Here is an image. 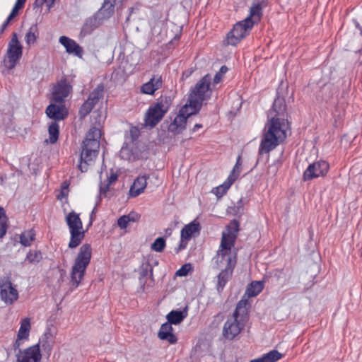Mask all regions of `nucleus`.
Listing matches in <instances>:
<instances>
[{
	"label": "nucleus",
	"mask_w": 362,
	"mask_h": 362,
	"mask_svg": "<svg viewBox=\"0 0 362 362\" xmlns=\"http://www.w3.org/2000/svg\"><path fill=\"white\" fill-rule=\"evenodd\" d=\"M170 231H171V229H168V230H166V232H167V233H169V234H170Z\"/></svg>",
	"instance_id": "nucleus-55"
},
{
	"label": "nucleus",
	"mask_w": 362,
	"mask_h": 362,
	"mask_svg": "<svg viewBox=\"0 0 362 362\" xmlns=\"http://www.w3.org/2000/svg\"><path fill=\"white\" fill-rule=\"evenodd\" d=\"M95 105L93 102L89 101L88 99L83 103L80 110H79V115L81 117H85L87 115H88L91 110L93 109Z\"/></svg>",
	"instance_id": "nucleus-38"
},
{
	"label": "nucleus",
	"mask_w": 362,
	"mask_h": 362,
	"mask_svg": "<svg viewBox=\"0 0 362 362\" xmlns=\"http://www.w3.org/2000/svg\"><path fill=\"white\" fill-rule=\"evenodd\" d=\"M250 362H264L262 357L251 360Z\"/></svg>",
	"instance_id": "nucleus-53"
},
{
	"label": "nucleus",
	"mask_w": 362,
	"mask_h": 362,
	"mask_svg": "<svg viewBox=\"0 0 362 362\" xmlns=\"http://www.w3.org/2000/svg\"><path fill=\"white\" fill-rule=\"evenodd\" d=\"M47 116L54 119V122L62 121L69 115V110L64 103L52 102L46 108Z\"/></svg>",
	"instance_id": "nucleus-16"
},
{
	"label": "nucleus",
	"mask_w": 362,
	"mask_h": 362,
	"mask_svg": "<svg viewBox=\"0 0 362 362\" xmlns=\"http://www.w3.org/2000/svg\"><path fill=\"white\" fill-rule=\"evenodd\" d=\"M115 0H105L103 4V8L107 10L113 12L114 6H115Z\"/></svg>",
	"instance_id": "nucleus-41"
},
{
	"label": "nucleus",
	"mask_w": 362,
	"mask_h": 362,
	"mask_svg": "<svg viewBox=\"0 0 362 362\" xmlns=\"http://www.w3.org/2000/svg\"><path fill=\"white\" fill-rule=\"evenodd\" d=\"M23 54V47L18 41L16 33H13L10 40L7 52L6 59L5 60L6 66L8 69H13Z\"/></svg>",
	"instance_id": "nucleus-10"
},
{
	"label": "nucleus",
	"mask_w": 362,
	"mask_h": 362,
	"mask_svg": "<svg viewBox=\"0 0 362 362\" xmlns=\"http://www.w3.org/2000/svg\"><path fill=\"white\" fill-rule=\"evenodd\" d=\"M48 0H35L34 5L35 7H42Z\"/></svg>",
	"instance_id": "nucleus-47"
},
{
	"label": "nucleus",
	"mask_w": 362,
	"mask_h": 362,
	"mask_svg": "<svg viewBox=\"0 0 362 362\" xmlns=\"http://www.w3.org/2000/svg\"><path fill=\"white\" fill-rule=\"evenodd\" d=\"M27 1V0H18V3H17V5H16V6H22V5H23V4H25V1Z\"/></svg>",
	"instance_id": "nucleus-52"
},
{
	"label": "nucleus",
	"mask_w": 362,
	"mask_h": 362,
	"mask_svg": "<svg viewBox=\"0 0 362 362\" xmlns=\"http://www.w3.org/2000/svg\"><path fill=\"white\" fill-rule=\"evenodd\" d=\"M197 112V110H195L194 108L191 107V106L187 103L180 110L179 113L169 125V131L175 134L180 133L185 128L187 119Z\"/></svg>",
	"instance_id": "nucleus-12"
},
{
	"label": "nucleus",
	"mask_w": 362,
	"mask_h": 362,
	"mask_svg": "<svg viewBox=\"0 0 362 362\" xmlns=\"http://www.w3.org/2000/svg\"><path fill=\"white\" fill-rule=\"evenodd\" d=\"M100 25L99 19L95 16L88 18L84 22L80 32V36L85 37L92 33V32Z\"/></svg>",
	"instance_id": "nucleus-25"
},
{
	"label": "nucleus",
	"mask_w": 362,
	"mask_h": 362,
	"mask_svg": "<svg viewBox=\"0 0 362 362\" xmlns=\"http://www.w3.org/2000/svg\"><path fill=\"white\" fill-rule=\"evenodd\" d=\"M250 308V303L245 297L238 301L233 315L224 323L223 335L226 339L232 340L244 329L249 320Z\"/></svg>",
	"instance_id": "nucleus-3"
},
{
	"label": "nucleus",
	"mask_w": 362,
	"mask_h": 362,
	"mask_svg": "<svg viewBox=\"0 0 362 362\" xmlns=\"http://www.w3.org/2000/svg\"><path fill=\"white\" fill-rule=\"evenodd\" d=\"M49 139H46L47 143L55 144L59 135V125L57 122H52L48 127Z\"/></svg>",
	"instance_id": "nucleus-28"
},
{
	"label": "nucleus",
	"mask_w": 362,
	"mask_h": 362,
	"mask_svg": "<svg viewBox=\"0 0 362 362\" xmlns=\"http://www.w3.org/2000/svg\"><path fill=\"white\" fill-rule=\"evenodd\" d=\"M268 0H253L250 8L248 16L245 19H249L253 25L258 23L262 16V10L267 6Z\"/></svg>",
	"instance_id": "nucleus-17"
},
{
	"label": "nucleus",
	"mask_w": 362,
	"mask_h": 362,
	"mask_svg": "<svg viewBox=\"0 0 362 362\" xmlns=\"http://www.w3.org/2000/svg\"><path fill=\"white\" fill-rule=\"evenodd\" d=\"M104 95V86L103 83H100L97 87L90 93L88 100L93 102L95 105L100 99L103 98Z\"/></svg>",
	"instance_id": "nucleus-31"
},
{
	"label": "nucleus",
	"mask_w": 362,
	"mask_h": 362,
	"mask_svg": "<svg viewBox=\"0 0 362 362\" xmlns=\"http://www.w3.org/2000/svg\"><path fill=\"white\" fill-rule=\"evenodd\" d=\"M59 42L64 47L68 54H73L78 58H82L83 54V47L75 40L66 36H61L59 39Z\"/></svg>",
	"instance_id": "nucleus-20"
},
{
	"label": "nucleus",
	"mask_w": 362,
	"mask_h": 362,
	"mask_svg": "<svg viewBox=\"0 0 362 362\" xmlns=\"http://www.w3.org/2000/svg\"><path fill=\"white\" fill-rule=\"evenodd\" d=\"M329 170V164L324 160H319L310 163L303 173V181H310L318 177H324Z\"/></svg>",
	"instance_id": "nucleus-11"
},
{
	"label": "nucleus",
	"mask_w": 362,
	"mask_h": 362,
	"mask_svg": "<svg viewBox=\"0 0 362 362\" xmlns=\"http://www.w3.org/2000/svg\"><path fill=\"white\" fill-rule=\"evenodd\" d=\"M148 178V175H139L134 180L129 189V194L131 197H136L144 192L146 187Z\"/></svg>",
	"instance_id": "nucleus-22"
},
{
	"label": "nucleus",
	"mask_w": 362,
	"mask_h": 362,
	"mask_svg": "<svg viewBox=\"0 0 362 362\" xmlns=\"http://www.w3.org/2000/svg\"><path fill=\"white\" fill-rule=\"evenodd\" d=\"M290 124L287 119L286 105L283 100H275L268 115L258 148V154H269L287 138Z\"/></svg>",
	"instance_id": "nucleus-1"
},
{
	"label": "nucleus",
	"mask_w": 362,
	"mask_h": 362,
	"mask_svg": "<svg viewBox=\"0 0 362 362\" xmlns=\"http://www.w3.org/2000/svg\"><path fill=\"white\" fill-rule=\"evenodd\" d=\"M282 357L283 355L277 350H272L262 356L264 362H276Z\"/></svg>",
	"instance_id": "nucleus-33"
},
{
	"label": "nucleus",
	"mask_w": 362,
	"mask_h": 362,
	"mask_svg": "<svg viewBox=\"0 0 362 362\" xmlns=\"http://www.w3.org/2000/svg\"><path fill=\"white\" fill-rule=\"evenodd\" d=\"M163 77L160 74H154L150 80L144 83L140 88V92L146 95H153L155 92L163 86Z\"/></svg>",
	"instance_id": "nucleus-19"
},
{
	"label": "nucleus",
	"mask_w": 362,
	"mask_h": 362,
	"mask_svg": "<svg viewBox=\"0 0 362 362\" xmlns=\"http://www.w3.org/2000/svg\"><path fill=\"white\" fill-rule=\"evenodd\" d=\"M211 76L209 74H206L196 83L194 88L191 90L187 104L198 112L202 107L203 101L211 96Z\"/></svg>",
	"instance_id": "nucleus-6"
},
{
	"label": "nucleus",
	"mask_w": 362,
	"mask_h": 362,
	"mask_svg": "<svg viewBox=\"0 0 362 362\" xmlns=\"http://www.w3.org/2000/svg\"><path fill=\"white\" fill-rule=\"evenodd\" d=\"M284 275L283 269H276L274 271V276L276 280H279Z\"/></svg>",
	"instance_id": "nucleus-44"
},
{
	"label": "nucleus",
	"mask_w": 362,
	"mask_h": 362,
	"mask_svg": "<svg viewBox=\"0 0 362 362\" xmlns=\"http://www.w3.org/2000/svg\"><path fill=\"white\" fill-rule=\"evenodd\" d=\"M0 296L1 300L7 305H11L18 298V292L8 279L0 281Z\"/></svg>",
	"instance_id": "nucleus-15"
},
{
	"label": "nucleus",
	"mask_w": 362,
	"mask_h": 362,
	"mask_svg": "<svg viewBox=\"0 0 362 362\" xmlns=\"http://www.w3.org/2000/svg\"><path fill=\"white\" fill-rule=\"evenodd\" d=\"M141 215L136 211H131L127 215H123L117 219V226L120 229H126L131 223L139 222Z\"/></svg>",
	"instance_id": "nucleus-24"
},
{
	"label": "nucleus",
	"mask_w": 362,
	"mask_h": 362,
	"mask_svg": "<svg viewBox=\"0 0 362 362\" xmlns=\"http://www.w3.org/2000/svg\"><path fill=\"white\" fill-rule=\"evenodd\" d=\"M186 317L182 311L172 310L166 316L168 323L171 325L180 324Z\"/></svg>",
	"instance_id": "nucleus-30"
},
{
	"label": "nucleus",
	"mask_w": 362,
	"mask_h": 362,
	"mask_svg": "<svg viewBox=\"0 0 362 362\" xmlns=\"http://www.w3.org/2000/svg\"><path fill=\"white\" fill-rule=\"evenodd\" d=\"M170 231H171V229H168V230H166V232H167V233H169V234H170Z\"/></svg>",
	"instance_id": "nucleus-56"
},
{
	"label": "nucleus",
	"mask_w": 362,
	"mask_h": 362,
	"mask_svg": "<svg viewBox=\"0 0 362 362\" xmlns=\"http://www.w3.org/2000/svg\"><path fill=\"white\" fill-rule=\"evenodd\" d=\"M65 220L70 233L69 247L76 248L81 243L85 237L82 221L75 211L70 212L66 216Z\"/></svg>",
	"instance_id": "nucleus-8"
},
{
	"label": "nucleus",
	"mask_w": 362,
	"mask_h": 362,
	"mask_svg": "<svg viewBox=\"0 0 362 362\" xmlns=\"http://www.w3.org/2000/svg\"><path fill=\"white\" fill-rule=\"evenodd\" d=\"M35 239V231L30 229L24 231L20 236V243L25 247L31 245Z\"/></svg>",
	"instance_id": "nucleus-32"
},
{
	"label": "nucleus",
	"mask_w": 362,
	"mask_h": 362,
	"mask_svg": "<svg viewBox=\"0 0 362 362\" xmlns=\"http://www.w3.org/2000/svg\"><path fill=\"white\" fill-rule=\"evenodd\" d=\"M92 256V247L90 244H83L75 259L71 272L70 290L73 291L83 280L86 270L90 264Z\"/></svg>",
	"instance_id": "nucleus-5"
},
{
	"label": "nucleus",
	"mask_w": 362,
	"mask_h": 362,
	"mask_svg": "<svg viewBox=\"0 0 362 362\" xmlns=\"http://www.w3.org/2000/svg\"><path fill=\"white\" fill-rule=\"evenodd\" d=\"M72 86L66 78H62L52 87L51 91V102L64 103L66 98L71 93Z\"/></svg>",
	"instance_id": "nucleus-13"
},
{
	"label": "nucleus",
	"mask_w": 362,
	"mask_h": 362,
	"mask_svg": "<svg viewBox=\"0 0 362 362\" xmlns=\"http://www.w3.org/2000/svg\"><path fill=\"white\" fill-rule=\"evenodd\" d=\"M166 246V242L164 238H158L151 244V248L153 251L161 252L164 250Z\"/></svg>",
	"instance_id": "nucleus-36"
},
{
	"label": "nucleus",
	"mask_w": 362,
	"mask_h": 362,
	"mask_svg": "<svg viewBox=\"0 0 362 362\" xmlns=\"http://www.w3.org/2000/svg\"><path fill=\"white\" fill-rule=\"evenodd\" d=\"M54 1L55 0H48V1L46 2L49 9L53 6Z\"/></svg>",
	"instance_id": "nucleus-50"
},
{
	"label": "nucleus",
	"mask_w": 362,
	"mask_h": 362,
	"mask_svg": "<svg viewBox=\"0 0 362 362\" xmlns=\"http://www.w3.org/2000/svg\"><path fill=\"white\" fill-rule=\"evenodd\" d=\"M170 100L168 97H160L157 102L151 105L147 110L144 122L146 127H154L168 111Z\"/></svg>",
	"instance_id": "nucleus-7"
},
{
	"label": "nucleus",
	"mask_w": 362,
	"mask_h": 362,
	"mask_svg": "<svg viewBox=\"0 0 362 362\" xmlns=\"http://www.w3.org/2000/svg\"><path fill=\"white\" fill-rule=\"evenodd\" d=\"M94 211H95V209L92 211L91 214H93L94 213ZM92 222H93V218H92V215H90V224H92Z\"/></svg>",
	"instance_id": "nucleus-54"
},
{
	"label": "nucleus",
	"mask_w": 362,
	"mask_h": 362,
	"mask_svg": "<svg viewBox=\"0 0 362 362\" xmlns=\"http://www.w3.org/2000/svg\"><path fill=\"white\" fill-rule=\"evenodd\" d=\"M129 132L132 140L137 139L140 134V131L136 127H132Z\"/></svg>",
	"instance_id": "nucleus-42"
},
{
	"label": "nucleus",
	"mask_w": 362,
	"mask_h": 362,
	"mask_svg": "<svg viewBox=\"0 0 362 362\" xmlns=\"http://www.w3.org/2000/svg\"><path fill=\"white\" fill-rule=\"evenodd\" d=\"M42 259V252L39 250H30L25 261H28L30 264H37Z\"/></svg>",
	"instance_id": "nucleus-34"
},
{
	"label": "nucleus",
	"mask_w": 362,
	"mask_h": 362,
	"mask_svg": "<svg viewBox=\"0 0 362 362\" xmlns=\"http://www.w3.org/2000/svg\"><path fill=\"white\" fill-rule=\"evenodd\" d=\"M239 227V221L233 219L222 232L221 243L214 257L217 267L223 268L217 275L216 289L218 292L223 290L231 279L237 263V252H233V248L238 235Z\"/></svg>",
	"instance_id": "nucleus-2"
},
{
	"label": "nucleus",
	"mask_w": 362,
	"mask_h": 362,
	"mask_svg": "<svg viewBox=\"0 0 362 362\" xmlns=\"http://www.w3.org/2000/svg\"><path fill=\"white\" fill-rule=\"evenodd\" d=\"M31 329L30 319L25 317L21 321V326L18 332L17 338L13 343V349L16 350L22 345V340H28Z\"/></svg>",
	"instance_id": "nucleus-18"
},
{
	"label": "nucleus",
	"mask_w": 362,
	"mask_h": 362,
	"mask_svg": "<svg viewBox=\"0 0 362 362\" xmlns=\"http://www.w3.org/2000/svg\"><path fill=\"white\" fill-rule=\"evenodd\" d=\"M189 241V240H188L187 239H182L180 237V244H179V250H184V249H185Z\"/></svg>",
	"instance_id": "nucleus-45"
},
{
	"label": "nucleus",
	"mask_w": 362,
	"mask_h": 362,
	"mask_svg": "<svg viewBox=\"0 0 362 362\" xmlns=\"http://www.w3.org/2000/svg\"><path fill=\"white\" fill-rule=\"evenodd\" d=\"M17 3H18V0L16 1V4H15V6H14L13 8V10H12L11 13H10L9 16L8 17L7 21H6V22L4 23V26H6V25L8 24V23L9 22V21L13 18V16L15 15L16 12L18 9H20V8H23V7L24 4H23V5H22V6H16V5H17Z\"/></svg>",
	"instance_id": "nucleus-43"
},
{
	"label": "nucleus",
	"mask_w": 362,
	"mask_h": 362,
	"mask_svg": "<svg viewBox=\"0 0 362 362\" xmlns=\"http://www.w3.org/2000/svg\"><path fill=\"white\" fill-rule=\"evenodd\" d=\"M39 37V30L36 25H32L25 36V41L28 46L34 45Z\"/></svg>",
	"instance_id": "nucleus-29"
},
{
	"label": "nucleus",
	"mask_w": 362,
	"mask_h": 362,
	"mask_svg": "<svg viewBox=\"0 0 362 362\" xmlns=\"http://www.w3.org/2000/svg\"><path fill=\"white\" fill-rule=\"evenodd\" d=\"M202 125L200 124H194V126L193 127V129H192V131L194 132L196 131H197L199 129L202 128Z\"/></svg>",
	"instance_id": "nucleus-51"
},
{
	"label": "nucleus",
	"mask_w": 362,
	"mask_h": 362,
	"mask_svg": "<svg viewBox=\"0 0 362 362\" xmlns=\"http://www.w3.org/2000/svg\"><path fill=\"white\" fill-rule=\"evenodd\" d=\"M223 75L220 74L219 72H217L214 78V84H218L223 78Z\"/></svg>",
	"instance_id": "nucleus-46"
},
{
	"label": "nucleus",
	"mask_w": 362,
	"mask_h": 362,
	"mask_svg": "<svg viewBox=\"0 0 362 362\" xmlns=\"http://www.w3.org/2000/svg\"><path fill=\"white\" fill-rule=\"evenodd\" d=\"M17 362H42V354L39 344L19 350L16 354Z\"/></svg>",
	"instance_id": "nucleus-14"
},
{
	"label": "nucleus",
	"mask_w": 362,
	"mask_h": 362,
	"mask_svg": "<svg viewBox=\"0 0 362 362\" xmlns=\"http://www.w3.org/2000/svg\"><path fill=\"white\" fill-rule=\"evenodd\" d=\"M241 166H242L241 156H238V157L237 158L236 163H235L232 171L230 172V173L229 175L233 176L235 182L240 175V173L241 172Z\"/></svg>",
	"instance_id": "nucleus-39"
},
{
	"label": "nucleus",
	"mask_w": 362,
	"mask_h": 362,
	"mask_svg": "<svg viewBox=\"0 0 362 362\" xmlns=\"http://www.w3.org/2000/svg\"><path fill=\"white\" fill-rule=\"evenodd\" d=\"M192 269V267L191 264L186 263L177 270L175 275L177 276H186Z\"/></svg>",
	"instance_id": "nucleus-40"
},
{
	"label": "nucleus",
	"mask_w": 362,
	"mask_h": 362,
	"mask_svg": "<svg viewBox=\"0 0 362 362\" xmlns=\"http://www.w3.org/2000/svg\"><path fill=\"white\" fill-rule=\"evenodd\" d=\"M200 230L199 223L194 220L182 228L180 232L181 238L189 240L192 237L199 235Z\"/></svg>",
	"instance_id": "nucleus-23"
},
{
	"label": "nucleus",
	"mask_w": 362,
	"mask_h": 362,
	"mask_svg": "<svg viewBox=\"0 0 362 362\" xmlns=\"http://www.w3.org/2000/svg\"><path fill=\"white\" fill-rule=\"evenodd\" d=\"M48 335H49V336H51V334H48ZM45 337L46 338H47V334H45Z\"/></svg>",
	"instance_id": "nucleus-57"
},
{
	"label": "nucleus",
	"mask_w": 362,
	"mask_h": 362,
	"mask_svg": "<svg viewBox=\"0 0 362 362\" xmlns=\"http://www.w3.org/2000/svg\"><path fill=\"white\" fill-rule=\"evenodd\" d=\"M228 67L226 66L223 65L220 68V70L218 72L220 74H221L222 75H224L228 71Z\"/></svg>",
	"instance_id": "nucleus-49"
},
{
	"label": "nucleus",
	"mask_w": 362,
	"mask_h": 362,
	"mask_svg": "<svg viewBox=\"0 0 362 362\" xmlns=\"http://www.w3.org/2000/svg\"><path fill=\"white\" fill-rule=\"evenodd\" d=\"M67 193H68V188L67 187H63L62 189V191H61V197L60 196H58V199H62V197H64L66 196H67Z\"/></svg>",
	"instance_id": "nucleus-48"
},
{
	"label": "nucleus",
	"mask_w": 362,
	"mask_h": 362,
	"mask_svg": "<svg viewBox=\"0 0 362 362\" xmlns=\"http://www.w3.org/2000/svg\"><path fill=\"white\" fill-rule=\"evenodd\" d=\"M117 178L118 175L117 173H111L107 177L106 182H104L100 187V192L105 194L109 191L110 187L117 180Z\"/></svg>",
	"instance_id": "nucleus-35"
},
{
	"label": "nucleus",
	"mask_w": 362,
	"mask_h": 362,
	"mask_svg": "<svg viewBox=\"0 0 362 362\" xmlns=\"http://www.w3.org/2000/svg\"><path fill=\"white\" fill-rule=\"evenodd\" d=\"M264 288L263 281H252L246 288L245 293L242 298H245L249 301L250 297H255L259 294Z\"/></svg>",
	"instance_id": "nucleus-26"
},
{
	"label": "nucleus",
	"mask_w": 362,
	"mask_h": 362,
	"mask_svg": "<svg viewBox=\"0 0 362 362\" xmlns=\"http://www.w3.org/2000/svg\"><path fill=\"white\" fill-rule=\"evenodd\" d=\"M101 131L99 128L93 127L86 134L81 144V152L78 168L82 173L87 172L88 167L93 165L100 148Z\"/></svg>",
	"instance_id": "nucleus-4"
},
{
	"label": "nucleus",
	"mask_w": 362,
	"mask_h": 362,
	"mask_svg": "<svg viewBox=\"0 0 362 362\" xmlns=\"http://www.w3.org/2000/svg\"><path fill=\"white\" fill-rule=\"evenodd\" d=\"M7 217L4 208L0 206V238H2L6 233Z\"/></svg>",
	"instance_id": "nucleus-37"
},
{
	"label": "nucleus",
	"mask_w": 362,
	"mask_h": 362,
	"mask_svg": "<svg viewBox=\"0 0 362 362\" xmlns=\"http://www.w3.org/2000/svg\"><path fill=\"white\" fill-rule=\"evenodd\" d=\"M235 182L233 175H228L227 179L219 186L213 189V193L218 197L221 198L225 195L231 185Z\"/></svg>",
	"instance_id": "nucleus-27"
},
{
	"label": "nucleus",
	"mask_w": 362,
	"mask_h": 362,
	"mask_svg": "<svg viewBox=\"0 0 362 362\" xmlns=\"http://www.w3.org/2000/svg\"><path fill=\"white\" fill-rule=\"evenodd\" d=\"M158 337L160 339L167 341L171 344H175L177 341V337L173 334L172 325L168 322L161 325Z\"/></svg>",
	"instance_id": "nucleus-21"
},
{
	"label": "nucleus",
	"mask_w": 362,
	"mask_h": 362,
	"mask_svg": "<svg viewBox=\"0 0 362 362\" xmlns=\"http://www.w3.org/2000/svg\"><path fill=\"white\" fill-rule=\"evenodd\" d=\"M361 35H362V30H361Z\"/></svg>",
	"instance_id": "nucleus-58"
},
{
	"label": "nucleus",
	"mask_w": 362,
	"mask_h": 362,
	"mask_svg": "<svg viewBox=\"0 0 362 362\" xmlns=\"http://www.w3.org/2000/svg\"><path fill=\"white\" fill-rule=\"evenodd\" d=\"M253 23H250L249 19H244L235 23L233 29L226 35V43L230 45H236L253 28Z\"/></svg>",
	"instance_id": "nucleus-9"
}]
</instances>
